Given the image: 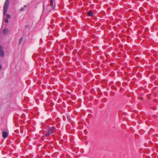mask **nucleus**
Masks as SVG:
<instances>
[{"label":"nucleus","instance_id":"2","mask_svg":"<svg viewBox=\"0 0 158 158\" xmlns=\"http://www.w3.org/2000/svg\"><path fill=\"white\" fill-rule=\"evenodd\" d=\"M50 6L51 7V10L53 11L56 10V3L55 0H50Z\"/></svg>","mask_w":158,"mask_h":158},{"label":"nucleus","instance_id":"26","mask_svg":"<svg viewBox=\"0 0 158 158\" xmlns=\"http://www.w3.org/2000/svg\"><path fill=\"white\" fill-rule=\"evenodd\" d=\"M50 64L51 63V61H50Z\"/></svg>","mask_w":158,"mask_h":158},{"label":"nucleus","instance_id":"27","mask_svg":"<svg viewBox=\"0 0 158 158\" xmlns=\"http://www.w3.org/2000/svg\"><path fill=\"white\" fill-rule=\"evenodd\" d=\"M50 89H51V87H50Z\"/></svg>","mask_w":158,"mask_h":158},{"label":"nucleus","instance_id":"9","mask_svg":"<svg viewBox=\"0 0 158 158\" xmlns=\"http://www.w3.org/2000/svg\"><path fill=\"white\" fill-rule=\"evenodd\" d=\"M23 39V36H22L21 37H20L19 39V44L20 45L21 44L22 41Z\"/></svg>","mask_w":158,"mask_h":158},{"label":"nucleus","instance_id":"6","mask_svg":"<svg viewBox=\"0 0 158 158\" xmlns=\"http://www.w3.org/2000/svg\"><path fill=\"white\" fill-rule=\"evenodd\" d=\"M9 30L6 28L3 30L2 31V33L4 35H6L9 32Z\"/></svg>","mask_w":158,"mask_h":158},{"label":"nucleus","instance_id":"12","mask_svg":"<svg viewBox=\"0 0 158 158\" xmlns=\"http://www.w3.org/2000/svg\"><path fill=\"white\" fill-rule=\"evenodd\" d=\"M50 106H53L54 104H53V103H52V100H50Z\"/></svg>","mask_w":158,"mask_h":158},{"label":"nucleus","instance_id":"19","mask_svg":"<svg viewBox=\"0 0 158 158\" xmlns=\"http://www.w3.org/2000/svg\"><path fill=\"white\" fill-rule=\"evenodd\" d=\"M26 6H27L26 5H24V6L23 7H24V8L25 7H26Z\"/></svg>","mask_w":158,"mask_h":158},{"label":"nucleus","instance_id":"10","mask_svg":"<svg viewBox=\"0 0 158 158\" xmlns=\"http://www.w3.org/2000/svg\"><path fill=\"white\" fill-rule=\"evenodd\" d=\"M44 106L45 107V108L46 110L47 111H48L49 110V108H48V106H47V104L46 103H45L44 104Z\"/></svg>","mask_w":158,"mask_h":158},{"label":"nucleus","instance_id":"11","mask_svg":"<svg viewBox=\"0 0 158 158\" xmlns=\"http://www.w3.org/2000/svg\"><path fill=\"white\" fill-rule=\"evenodd\" d=\"M4 21L6 23H7L8 22V20L7 18H5L4 19Z\"/></svg>","mask_w":158,"mask_h":158},{"label":"nucleus","instance_id":"16","mask_svg":"<svg viewBox=\"0 0 158 158\" xmlns=\"http://www.w3.org/2000/svg\"><path fill=\"white\" fill-rule=\"evenodd\" d=\"M34 56H35V57H37V55H36V54H34Z\"/></svg>","mask_w":158,"mask_h":158},{"label":"nucleus","instance_id":"22","mask_svg":"<svg viewBox=\"0 0 158 158\" xmlns=\"http://www.w3.org/2000/svg\"><path fill=\"white\" fill-rule=\"evenodd\" d=\"M52 50L51 52H53V50L52 49Z\"/></svg>","mask_w":158,"mask_h":158},{"label":"nucleus","instance_id":"24","mask_svg":"<svg viewBox=\"0 0 158 158\" xmlns=\"http://www.w3.org/2000/svg\"><path fill=\"white\" fill-rule=\"evenodd\" d=\"M43 7H44V4H43Z\"/></svg>","mask_w":158,"mask_h":158},{"label":"nucleus","instance_id":"18","mask_svg":"<svg viewBox=\"0 0 158 158\" xmlns=\"http://www.w3.org/2000/svg\"><path fill=\"white\" fill-rule=\"evenodd\" d=\"M50 123L51 122V121L52 120L51 119V118H50Z\"/></svg>","mask_w":158,"mask_h":158},{"label":"nucleus","instance_id":"5","mask_svg":"<svg viewBox=\"0 0 158 158\" xmlns=\"http://www.w3.org/2000/svg\"><path fill=\"white\" fill-rule=\"evenodd\" d=\"M3 47L0 45V56L1 57H3L4 56V52L3 50Z\"/></svg>","mask_w":158,"mask_h":158},{"label":"nucleus","instance_id":"13","mask_svg":"<svg viewBox=\"0 0 158 158\" xmlns=\"http://www.w3.org/2000/svg\"><path fill=\"white\" fill-rule=\"evenodd\" d=\"M67 118L69 120H70L71 119L70 116L69 115H68L67 116Z\"/></svg>","mask_w":158,"mask_h":158},{"label":"nucleus","instance_id":"1","mask_svg":"<svg viewBox=\"0 0 158 158\" xmlns=\"http://www.w3.org/2000/svg\"><path fill=\"white\" fill-rule=\"evenodd\" d=\"M9 0H6L4 4L3 8V15H6L7 18H6L7 19L10 18L11 17V15H10L9 14H6V12L9 6Z\"/></svg>","mask_w":158,"mask_h":158},{"label":"nucleus","instance_id":"8","mask_svg":"<svg viewBox=\"0 0 158 158\" xmlns=\"http://www.w3.org/2000/svg\"><path fill=\"white\" fill-rule=\"evenodd\" d=\"M49 135V127H48L47 128V132L45 133V136L47 137Z\"/></svg>","mask_w":158,"mask_h":158},{"label":"nucleus","instance_id":"23","mask_svg":"<svg viewBox=\"0 0 158 158\" xmlns=\"http://www.w3.org/2000/svg\"><path fill=\"white\" fill-rule=\"evenodd\" d=\"M49 26L48 27V29H49Z\"/></svg>","mask_w":158,"mask_h":158},{"label":"nucleus","instance_id":"25","mask_svg":"<svg viewBox=\"0 0 158 158\" xmlns=\"http://www.w3.org/2000/svg\"><path fill=\"white\" fill-rule=\"evenodd\" d=\"M50 56L51 55V52H50Z\"/></svg>","mask_w":158,"mask_h":158},{"label":"nucleus","instance_id":"7","mask_svg":"<svg viewBox=\"0 0 158 158\" xmlns=\"http://www.w3.org/2000/svg\"><path fill=\"white\" fill-rule=\"evenodd\" d=\"M87 15L88 16L91 17L93 15L94 13L92 11L89 10L88 11L87 13Z\"/></svg>","mask_w":158,"mask_h":158},{"label":"nucleus","instance_id":"21","mask_svg":"<svg viewBox=\"0 0 158 158\" xmlns=\"http://www.w3.org/2000/svg\"><path fill=\"white\" fill-rule=\"evenodd\" d=\"M50 112H51L52 111L50 108Z\"/></svg>","mask_w":158,"mask_h":158},{"label":"nucleus","instance_id":"17","mask_svg":"<svg viewBox=\"0 0 158 158\" xmlns=\"http://www.w3.org/2000/svg\"><path fill=\"white\" fill-rule=\"evenodd\" d=\"M1 68H2V66L1 65H0V70L1 69Z\"/></svg>","mask_w":158,"mask_h":158},{"label":"nucleus","instance_id":"4","mask_svg":"<svg viewBox=\"0 0 158 158\" xmlns=\"http://www.w3.org/2000/svg\"><path fill=\"white\" fill-rule=\"evenodd\" d=\"M2 137L4 139H6L8 135L7 132L5 131H2Z\"/></svg>","mask_w":158,"mask_h":158},{"label":"nucleus","instance_id":"15","mask_svg":"<svg viewBox=\"0 0 158 158\" xmlns=\"http://www.w3.org/2000/svg\"><path fill=\"white\" fill-rule=\"evenodd\" d=\"M53 148V147H52L51 146H50V150Z\"/></svg>","mask_w":158,"mask_h":158},{"label":"nucleus","instance_id":"20","mask_svg":"<svg viewBox=\"0 0 158 158\" xmlns=\"http://www.w3.org/2000/svg\"><path fill=\"white\" fill-rule=\"evenodd\" d=\"M51 36H50V40H51Z\"/></svg>","mask_w":158,"mask_h":158},{"label":"nucleus","instance_id":"3","mask_svg":"<svg viewBox=\"0 0 158 158\" xmlns=\"http://www.w3.org/2000/svg\"><path fill=\"white\" fill-rule=\"evenodd\" d=\"M56 130L55 127L53 126L52 127H50V135L52 134V135H54V134L55 133Z\"/></svg>","mask_w":158,"mask_h":158},{"label":"nucleus","instance_id":"14","mask_svg":"<svg viewBox=\"0 0 158 158\" xmlns=\"http://www.w3.org/2000/svg\"><path fill=\"white\" fill-rule=\"evenodd\" d=\"M24 10V7H22L20 9V10L21 11H22L23 10Z\"/></svg>","mask_w":158,"mask_h":158}]
</instances>
